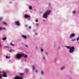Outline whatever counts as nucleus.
<instances>
[{"instance_id":"f257e3e1","label":"nucleus","mask_w":79,"mask_h":79,"mask_svg":"<svg viewBox=\"0 0 79 79\" xmlns=\"http://www.w3.org/2000/svg\"><path fill=\"white\" fill-rule=\"evenodd\" d=\"M51 11L50 10H47L45 13L43 15V18L45 19L47 18V17L48 15L50 14Z\"/></svg>"},{"instance_id":"f03ea898","label":"nucleus","mask_w":79,"mask_h":79,"mask_svg":"<svg viewBox=\"0 0 79 79\" xmlns=\"http://www.w3.org/2000/svg\"><path fill=\"white\" fill-rule=\"evenodd\" d=\"M24 56V54H21V53H18L16 54V58L17 59H21L23 56Z\"/></svg>"},{"instance_id":"7ed1b4c3","label":"nucleus","mask_w":79,"mask_h":79,"mask_svg":"<svg viewBox=\"0 0 79 79\" xmlns=\"http://www.w3.org/2000/svg\"><path fill=\"white\" fill-rule=\"evenodd\" d=\"M65 47L66 48H69V53H73L74 52V47H71V46H66Z\"/></svg>"},{"instance_id":"20e7f679","label":"nucleus","mask_w":79,"mask_h":79,"mask_svg":"<svg viewBox=\"0 0 79 79\" xmlns=\"http://www.w3.org/2000/svg\"><path fill=\"white\" fill-rule=\"evenodd\" d=\"M2 77H7V75H6V73L4 72L2 74V75H0V79H2Z\"/></svg>"},{"instance_id":"39448f33","label":"nucleus","mask_w":79,"mask_h":79,"mask_svg":"<svg viewBox=\"0 0 79 79\" xmlns=\"http://www.w3.org/2000/svg\"><path fill=\"white\" fill-rule=\"evenodd\" d=\"M15 24L17 26H20L21 24H20V22L19 21H15Z\"/></svg>"},{"instance_id":"423d86ee","label":"nucleus","mask_w":79,"mask_h":79,"mask_svg":"<svg viewBox=\"0 0 79 79\" xmlns=\"http://www.w3.org/2000/svg\"><path fill=\"white\" fill-rule=\"evenodd\" d=\"M14 79H23V77L21 76H16Z\"/></svg>"},{"instance_id":"0eeeda50","label":"nucleus","mask_w":79,"mask_h":79,"mask_svg":"<svg viewBox=\"0 0 79 79\" xmlns=\"http://www.w3.org/2000/svg\"><path fill=\"white\" fill-rule=\"evenodd\" d=\"M74 37H75V34L73 33H71L69 35V37L70 39H72Z\"/></svg>"},{"instance_id":"6e6552de","label":"nucleus","mask_w":79,"mask_h":79,"mask_svg":"<svg viewBox=\"0 0 79 79\" xmlns=\"http://www.w3.org/2000/svg\"><path fill=\"white\" fill-rule=\"evenodd\" d=\"M22 37L24 39H27V36H26V35H22Z\"/></svg>"},{"instance_id":"1a4fd4ad","label":"nucleus","mask_w":79,"mask_h":79,"mask_svg":"<svg viewBox=\"0 0 79 79\" xmlns=\"http://www.w3.org/2000/svg\"><path fill=\"white\" fill-rule=\"evenodd\" d=\"M23 17L25 18H27V19H29L30 18V17L27 15H25L23 16Z\"/></svg>"},{"instance_id":"9d476101","label":"nucleus","mask_w":79,"mask_h":79,"mask_svg":"<svg viewBox=\"0 0 79 79\" xmlns=\"http://www.w3.org/2000/svg\"><path fill=\"white\" fill-rule=\"evenodd\" d=\"M2 23L5 26H7L8 24V23H6V22H2Z\"/></svg>"},{"instance_id":"9b49d317","label":"nucleus","mask_w":79,"mask_h":79,"mask_svg":"<svg viewBox=\"0 0 79 79\" xmlns=\"http://www.w3.org/2000/svg\"><path fill=\"white\" fill-rule=\"evenodd\" d=\"M28 9H29V10H32L33 9L32 6H28Z\"/></svg>"},{"instance_id":"f8f14e48","label":"nucleus","mask_w":79,"mask_h":79,"mask_svg":"<svg viewBox=\"0 0 79 79\" xmlns=\"http://www.w3.org/2000/svg\"><path fill=\"white\" fill-rule=\"evenodd\" d=\"M35 66L33 65L32 66V71H34L35 70Z\"/></svg>"},{"instance_id":"ddd939ff","label":"nucleus","mask_w":79,"mask_h":79,"mask_svg":"<svg viewBox=\"0 0 79 79\" xmlns=\"http://www.w3.org/2000/svg\"><path fill=\"white\" fill-rule=\"evenodd\" d=\"M64 69H65V67L63 66L60 68V69L61 71H63V70H64Z\"/></svg>"},{"instance_id":"4468645a","label":"nucleus","mask_w":79,"mask_h":79,"mask_svg":"<svg viewBox=\"0 0 79 79\" xmlns=\"http://www.w3.org/2000/svg\"><path fill=\"white\" fill-rule=\"evenodd\" d=\"M40 51L42 53H43L44 51V49H43V48H41L40 49Z\"/></svg>"},{"instance_id":"2eb2a0df","label":"nucleus","mask_w":79,"mask_h":79,"mask_svg":"<svg viewBox=\"0 0 79 79\" xmlns=\"http://www.w3.org/2000/svg\"><path fill=\"white\" fill-rule=\"evenodd\" d=\"M41 74L42 75H44V71L43 70H42L41 72Z\"/></svg>"},{"instance_id":"dca6fc26","label":"nucleus","mask_w":79,"mask_h":79,"mask_svg":"<svg viewBox=\"0 0 79 79\" xmlns=\"http://www.w3.org/2000/svg\"><path fill=\"white\" fill-rule=\"evenodd\" d=\"M25 71L26 73H28V69H26Z\"/></svg>"},{"instance_id":"f3484780","label":"nucleus","mask_w":79,"mask_h":79,"mask_svg":"<svg viewBox=\"0 0 79 79\" xmlns=\"http://www.w3.org/2000/svg\"><path fill=\"white\" fill-rule=\"evenodd\" d=\"M6 40V37H4V38H2V40Z\"/></svg>"},{"instance_id":"a211bd4d","label":"nucleus","mask_w":79,"mask_h":79,"mask_svg":"<svg viewBox=\"0 0 79 79\" xmlns=\"http://www.w3.org/2000/svg\"><path fill=\"white\" fill-rule=\"evenodd\" d=\"M1 30H5V28L0 27V31H1Z\"/></svg>"},{"instance_id":"6ab92c4d","label":"nucleus","mask_w":79,"mask_h":79,"mask_svg":"<svg viewBox=\"0 0 79 79\" xmlns=\"http://www.w3.org/2000/svg\"><path fill=\"white\" fill-rule=\"evenodd\" d=\"M6 58L7 59H8V58H10V56H6Z\"/></svg>"},{"instance_id":"aec40b11","label":"nucleus","mask_w":79,"mask_h":79,"mask_svg":"<svg viewBox=\"0 0 79 79\" xmlns=\"http://www.w3.org/2000/svg\"><path fill=\"white\" fill-rule=\"evenodd\" d=\"M24 74V73H19V75H20V76H23Z\"/></svg>"},{"instance_id":"412c9836","label":"nucleus","mask_w":79,"mask_h":79,"mask_svg":"<svg viewBox=\"0 0 79 79\" xmlns=\"http://www.w3.org/2000/svg\"><path fill=\"white\" fill-rule=\"evenodd\" d=\"M72 13L73 14V15H74L75 13H76V11H73V12Z\"/></svg>"},{"instance_id":"4be33fe9","label":"nucleus","mask_w":79,"mask_h":79,"mask_svg":"<svg viewBox=\"0 0 79 79\" xmlns=\"http://www.w3.org/2000/svg\"><path fill=\"white\" fill-rule=\"evenodd\" d=\"M4 48H9L10 47L8 46H4Z\"/></svg>"},{"instance_id":"5701e85b","label":"nucleus","mask_w":79,"mask_h":79,"mask_svg":"<svg viewBox=\"0 0 79 79\" xmlns=\"http://www.w3.org/2000/svg\"><path fill=\"white\" fill-rule=\"evenodd\" d=\"M10 44L11 46H12L13 47H15V45H14V44H13L11 43Z\"/></svg>"},{"instance_id":"b1692460","label":"nucleus","mask_w":79,"mask_h":79,"mask_svg":"<svg viewBox=\"0 0 79 79\" xmlns=\"http://www.w3.org/2000/svg\"><path fill=\"white\" fill-rule=\"evenodd\" d=\"M24 57H25V58H27V55H24Z\"/></svg>"},{"instance_id":"393cba45","label":"nucleus","mask_w":79,"mask_h":79,"mask_svg":"<svg viewBox=\"0 0 79 79\" xmlns=\"http://www.w3.org/2000/svg\"><path fill=\"white\" fill-rule=\"evenodd\" d=\"M3 19V18L2 17H0V21H1Z\"/></svg>"},{"instance_id":"a878e982","label":"nucleus","mask_w":79,"mask_h":79,"mask_svg":"<svg viewBox=\"0 0 79 79\" xmlns=\"http://www.w3.org/2000/svg\"><path fill=\"white\" fill-rule=\"evenodd\" d=\"M35 26H36L37 27V26H39V24L38 23H36L35 24Z\"/></svg>"},{"instance_id":"bb28decb","label":"nucleus","mask_w":79,"mask_h":79,"mask_svg":"<svg viewBox=\"0 0 79 79\" xmlns=\"http://www.w3.org/2000/svg\"><path fill=\"white\" fill-rule=\"evenodd\" d=\"M75 40H76V39H73L72 40V42H74V41H75Z\"/></svg>"},{"instance_id":"cd10ccee","label":"nucleus","mask_w":79,"mask_h":79,"mask_svg":"<svg viewBox=\"0 0 79 79\" xmlns=\"http://www.w3.org/2000/svg\"><path fill=\"white\" fill-rule=\"evenodd\" d=\"M35 73H38V70H36L35 71Z\"/></svg>"},{"instance_id":"c85d7f7f","label":"nucleus","mask_w":79,"mask_h":79,"mask_svg":"<svg viewBox=\"0 0 79 79\" xmlns=\"http://www.w3.org/2000/svg\"><path fill=\"white\" fill-rule=\"evenodd\" d=\"M46 55H48V52H46Z\"/></svg>"},{"instance_id":"c756f323","label":"nucleus","mask_w":79,"mask_h":79,"mask_svg":"<svg viewBox=\"0 0 79 79\" xmlns=\"http://www.w3.org/2000/svg\"><path fill=\"white\" fill-rule=\"evenodd\" d=\"M79 40V37H77V41H78V40Z\"/></svg>"},{"instance_id":"7c9ffc66","label":"nucleus","mask_w":79,"mask_h":79,"mask_svg":"<svg viewBox=\"0 0 79 79\" xmlns=\"http://www.w3.org/2000/svg\"><path fill=\"white\" fill-rule=\"evenodd\" d=\"M12 3L13 2H9V3H10V4H12Z\"/></svg>"},{"instance_id":"2f4dec72","label":"nucleus","mask_w":79,"mask_h":79,"mask_svg":"<svg viewBox=\"0 0 79 79\" xmlns=\"http://www.w3.org/2000/svg\"><path fill=\"white\" fill-rule=\"evenodd\" d=\"M43 60H45V57H43Z\"/></svg>"},{"instance_id":"473e14b6","label":"nucleus","mask_w":79,"mask_h":79,"mask_svg":"<svg viewBox=\"0 0 79 79\" xmlns=\"http://www.w3.org/2000/svg\"><path fill=\"white\" fill-rule=\"evenodd\" d=\"M35 48H36V49L38 48V46H35Z\"/></svg>"},{"instance_id":"72a5a7b5","label":"nucleus","mask_w":79,"mask_h":79,"mask_svg":"<svg viewBox=\"0 0 79 79\" xmlns=\"http://www.w3.org/2000/svg\"><path fill=\"white\" fill-rule=\"evenodd\" d=\"M60 46H58V49H60Z\"/></svg>"},{"instance_id":"f704fd0d","label":"nucleus","mask_w":79,"mask_h":79,"mask_svg":"<svg viewBox=\"0 0 79 79\" xmlns=\"http://www.w3.org/2000/svg\"><path fill=\"white\" fill-rule=\"evenodd\" d=\"M2 47V45L1 44V43L0 42V47Z\"/></svg>"},{"instance_id":"c9c22d12","label":"nucleus","mask_w":79,"mask_h":79,"mask_svg":"<svg viewBox=\"0 0 79 79\" xmlns=\"http://www.w3.org/2000/svg\"><path fill=\"white\" fill-rule=\"evenodd\" d=\"M25 47H28V45H25Z\"/></svg>"},{"instance_id":"e433bc0d","label":"nucleus","mask_w":79,"mask_h":79,"mask_svg":"<svg viewBox=\"0 0 79 79\" xmlns=\"http://www.w3.org/2000/svg\"><path fill=\"white\" fill-rule=\"evenodd\" d=\"M10 52H12V50H11L9 51Z\"/></svg>"},{"instance_id":"4c0bfd02","label":"nucleus","mask_w":79,"mask_h":79,"mask_svg":"<svg viewBox=\"0 0 79 79\" xmlns=\"http://www.w3.org/2000/svg\"><path fill=\"white\" fill-rule=\"evenodd\" d=\"M31 27H29V29H31Z\"/></svg>"},{"instance_id":"58836bf2","label":"nucleus","mask_w":79,"mask_h":79,"mask_svg":"<svg viewBox=\"0 0 79 79\" xmlns=\"http://www.w3.org/2000/svg\"><path fill=\"white\" fill-rule=\"evenodd\" d=\"M36 22H38V20H37L35 21Z\"/></svg>"},{"instance_id":"ea45409f","label":"nucleus","mask_w":79,"mask_h":79,"mask_svg":"<svg viewBox=\"0 0 79 79\" xmlns=\"http://www.w3.org/2000/svg\"><path fill=\"white\" fill-rule=\"evenodd\" d=\"M35 34L37 35V32H35Z\"/></svg>"},{"instance_id":"a19ab883","label":"nucleus","mask_w":79,"mask_h":79,"mask_svg":"<svg viewBox=\"0 0 79 79\" xmlns=\"http://www.w3.org/2000/svg\"><path fill=\"white\" fill-rule=\"evenodd\" d=\"M77 43H78V44H79V42H78Z\"/></svg>"},{"instance_id":"79ce46f5","label":"nucleus","mask_w":79,"mask_h":79,"mask_svg":"<svg viewBox=\"0 0 79 79\" xmlns=\"http://www.w3.org/2000/svg\"><path fill=\"white\" fill-rule=\"evenodd\" d=\"M12 0L13 1L14 0Z\"/></svg>"}]
</instances>
